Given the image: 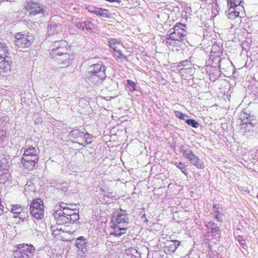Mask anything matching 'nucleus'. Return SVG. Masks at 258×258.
I'll return each mask as SVG.
<instances>
[{
	"label": "nucleus",
	"instance_id": "obj_30",
	"mask_svg": "<svg viewBox=\"0 0 258 258\" xmlns=\"http://www.w3.org/2000/svg\"><path fill=\"white\" fill-rule=\"evenodd\" d=\"M253 116L250 114H247L245 112H242L240 115V119L242 122H244L245 118L247 119L246 122H251L252 121Z\"/></svg>",
	"mask_w": 258,
	"mask_h": 258
},
{
	"label": "nucleus",
	"instance_id": "obj_4",
	"mask_svg": "<svg viewBox=\"0 0 258 258\" xmlns=\"http://www.w3.org/2000/svg\"><path fill=\"white\" fill-rule=\"evenodd\" d=\"M15 38V44L20 51H23V49L29 47L34 41L33 35L25 32L17 33Z\"/></svg>",
	"mask_w": 258,
	"mask_h": 258
},
{
	"label": "nucleus",
	"instance_id": "obj_48",
	"mask_svg": "<svg viewBox=\"0 0 258 258\" xmlns=\"http://www.w3.org/2000/svg\"><path fill=\"white\" fill-rule=\"evenodd\" d=\"M51 231L52 232V234L54 235L58 234V232H59L58 228H56L55 226H53L51 227Z\"/></svg>",
	"mask_w": 258,
	"mask_h": 258
},
{
	"label": "nucleus",
	"instance_id": "obj_23",
	"mask_svg": "<svg viewBox=\"0 0 258 258\" xmlns=\"http://www.w3.org/2000/svg\"><path fill=\"white\" fill-rule=\"evenodd\" d=\"M58 189L63 191L66 194H68L69 192H68V187L69 186V183L67 182H63L62 183H56L53 185Z\"/></svg>",
	"mask_w": 258,
	"mask_h": 258
},
{
	"label": "nucleus",
	"instance_id": "obj_6",
	"mask_svg": "<svg viewBox=\"0 0 258 258\" xmlns=\"http://www.w3.org/2000/svg\"><path fill=\"white\" fill-rule=\"evenodd\" d=\"M67 46L68 43L65 40H60L58 41H55L53 43L52 48L50 52L52 58L57 59V56L67 52Z\"/></svg>",
	"mask_w": 258,
	"mask_h": 258
},
{
	"label": "nucleus",
	"instance_id": "obj_31",
	"mask_svg": "<svg viewBox=\"0 0 258 258\" xmlns=\"http://www.w3.org/2000/svg\"><path fill=\"white\" fill-rule=\"evenodd\" d=\"M60 207L62 209V211H61L62 213V214H64L67 217H69L73 212H75L74 210L68 207H62V205H60Z\"/></svg>",
	"mask_w": 258,
	"mask_h": 258
},
{
	"label": "nucleus",
	"instance_id": "obj_46",
	"mask_svg": "<svg viewBox=\"0 0 258 258\" xmlns=\"http://www.w3.org/2000/svg\"><path fill=\"white\" fill-rule=\"evenodd\" d=\"M113 53L115 56H116L119 58H121V57L123 56V54L121 49H119V50L116 51L115 52H114Z\"/></svg>",
	"mask_w": 258,
	"mask_h": 258
},
{
	"label": "nucleus",
	"instance_id": "obj_36",
	"mask_svg": "<svg viewBox=\"0 0 258 258\" xmlns=\"http://www.w3.org/2000/svg\"><path fill=\"white\" fill-rule=\"evenodd\" d=\"M127 87L131 92H134L136 90V84L133 81L127 80Z\"/></svg>",
	"mask_w": 258,
	"mask_h": 258
},
{
	"label": "nucleus",
	"instance_id": "obj_37",
	"mask_svg": "<svg viewBox=\"0 0 258 258\" xmlns=\"http://www.w3.org/2000/svg\"><path fill=\"white\" fill-rule=\"evenodd\" d=\"M118 44H122L120 41L115 38L111 39L109 41V45L111 48L113 47L116 46Z\"/></svg>",
	"mask_w": 258,
	"mask_h": 258
},
{
	"label": "nucleus",
	"instance_id": "obj_17",
	"mask_svg": "<svg viewBox=\"0 0 258 258\" xmlns=\"http://www.w3.org/2000/svg\"><path fill=\"white\" fill-rule=\"evenodd\" d=\"M37 161L38 160L34 161V159H29V156L22 158L23 166L29 171L32 170L35 168Z\"/></svg>",
	"mask_w": 258,
	"mask_h": 258
},
{
	"label": "nucleus",
	"instance_id": "obj_28",
	"mask_svg": "<svg viewBox=\"0 0 258 258\" xmlns=\"http://www.w3.org/2000/svg\"><path fill=\"white\" fill-rule=\"evenodd\" d=\"M18 216H14L15 218L18 217L22 221H24L28 218V210L24 208L21 213H19Z\"/></svg>",
	"mask_w": 258,
	"mask_h": 258
},
{
	"label": "nucleus",
	"instance_id": "obj_25",
	"mask_svg": "<svg viewBox=\"0 0 258 258\" xmlns=\"http://www.w3.org/2000/svg\"><path fill=\"white\" fill-rule=\"evenodd\" d=\"M94 14L99 16L102 18H109V11L108 10L105 9L97 8V10L95 12Z\"/></svg>",
	"mask_w": 258,
	"mask_h": 258
},
{
	"label": "nucleus",
	"instance_id": "obj_1",
	"mask_svg": "<svg viewBox=\"0 0 258 258\" xmlns=\"http://www.w3.org/2000/svg\"><path fill=\"white\" fill-rule=\"evenodd\" d=\"M186 27L180 23H177L173 28V31H171L172 29H170L171 33L169 35H166L165 41L166 43L170 45L175 46L178 45V42L183 40V38L186 36L187 32Z\"/></svg>",
	"mask_w": 258,
	"mask_h": 258
},
{
	"label": "nucleus",
	"instance_id": "obj_42",
	"mask_svg": "<svg viewBox=\"0 0 258 258\" xmlns=\"http://www.w3.org/2000/svg\"><path fill=\"white\" fill-rule=\"evenodd\" d=\"M233 9V10L230 12L228 14V17L230 19H234L237 17L239 16V12H236L235 11L234 9Z\"/></svg>",
	"mask_w": 258,
	"mask_h": 258
},
{
	"label": "nucleus",
	"instance_id": "obj_43",
	"mask_svg": "<svg viewBox=\"0 0 258 258\" xmlns=\"http://www.w3.org/2000/svg\"><path fill=\"white\" fill-rule=\"evenodd\" d=\"M191 61L190 60H189L188 59H186V60L180 61L178 65V67H180L181 66H183V67L189 66H191Z\"/></svg>",
	"mask_w": 258,
	"mask_h": 258
},
{
	"label": "nucleus",
	"instance_id": "obj_40",
	"mask_svg": "<svg viewBox=\"0 0 258 258\" xmlns=\"http://www.w3.org/2000/svg\"><path fill=\"white\" fill-rule=\"evenodd\" d=\"M109 83L110 84L109 85L107 86L106 87L107 89L110 90L114 89L118 85L116 81L112 79L109 80Z\"/></svg>",
	"mask_w": 258,
	"mask_h": 258
},
{
	"label": "nucleus",
	"instance_id": "obj_47",
	"mask_svg": "<svg viewBox=\"0 0 258 258\" xmlns=\"http://www.w3.org/2000/svg\"><path fill=\"white\" fill-rule=\"evenodd\" d=\"M97 9V8L93 6H89L87 7V9L88 10V11L89 12H90L91 13H93V14L95 13V12L96 11Z\"/></svg>",
	"mask_w": 258,
	"mask_h": 258
},
{
	"label": "nucleus",
	"instance_id": "obj_18",
	"mask_svg": "<svg viewBox=\"0 0 258 258\" xmlns=\"http://www.w3.org/2000/svg\"><path fill=\"white\" fill-rule=\"evenodd\" d=\"M111 228L113 229V231H110L109 235L114 236L115 237H119L122 234L126 233V228H123L117 225H114L112 224Z\"/></svg>",
	"mask_w": 258,
	"mask_h": 258
},
{
	"label": "nucleus",
	"instance_id": "obj_41",
	"mask_svg": "<svg viewBox=\"0 0 258 258\" xmlns=\"http://www.w3.org/2000/svg\"><path fill=\"white\" fill-rule=\"evenodd\" d=\"M85 29L88 31H92L94 28V24L89 21H85Z\"/></svg>",
	"mask_w": 258,
	"mask_h": 258
},
{
	"label": "nucleus",
	"instance_id": "obj_12",
	"mask_svg": "<svg viewBox=\"0 0 258 258\" xmlns=\"http://www.w3.org/2000/svg\"><path fill=\"white\" fill-rule=\"evenodd\" d=\"M16 248L24 252L25 254L27 255L29 258L32 257L33 254L36 250L35 247L32 244L24 243L17 245Z\"/></svg>",
	"mask_w": 258,
	"mask_h": 258
},
{
	"label": "nucleus",
	"instance_id": "obj_54",
	"mask_svg": "<svg viewBox=\"0 0 258 258\" xmlns=\"http://www.w3.org/2000/svg\"><path fill=\"white\" fill-rule=\"evenodd\" d=\"M178 163H177V162H176L175 163V164H175V165H176L177 166V164Z\"/></svg>",
	"mask_w": 258,
	"mask_h": 258
},
{
	"label": "nucleus",
	"instance_id": "obj_26",
	"mask_svg": "<svg viewBox=\"0 0 258 258\" xmlns=\"http://www.w3.org/2000/svg\"><path fill=\"white\" fill-rule=\"evenodd\" d=\"M237 231L238 230H237L236 232H235L234 234V235L235 236L236 241H237L238 242L241 247L244 249H246V248L247 247L246 241L243 238V237L239 235L236 236V234H237Z\"/></svg>",
	"mask_w": 258,
	"mask_h": 258
},
{
	"label": "nucleus",
	"instance_id": "obj_45",
	"mask_svg": "<svg viewBox=\"0 0 258 258\" xmlns=\"http://www.w3.org/2000/svg\"><path fill=\"white\" fill-rule=\"evenodd\" d=\"M177 167L181 170L183 173H184L185 175L186 174V172H185V166L183 163L181 162H179L177 164Z\"/></svg>",
	"mask_w": 258,
	"mask_h": 258
},
{
	"label": "nucleus",
	"instance_id": "obj_8",
	"mask_svg": "<svg viewBox=\"0 0 258 258\" xmlns=\"http://www.w3.org/2000/svg\"><path fill=\"white\" fill-rule=\"evenodd\" d=\"M181 153L183 157L187 159L192 165L196 166L198 168H204L205 164L204 162L194 154L191 150L189 149L187 150L182 149Z\"/></svg>",
	"mask_w": 258,
	"mask_h": 258
},
{
	"label": "nucleus",
	"instance_id": "obj_22",
	"mask_svg": "<svg viewBox=\"0 0 258 258\" xmlns=\"http://www.w3.org/2000/svg\"><path fill=\"white\" fill-rule=\"evenodd\" d=\"M57 59L61 61L60 63L63 64L64 66H68L71 60L70 55L67 52L57 56Z\"/></svg>",
	"mask_w": 258,
	"mask_h": 258
},
{
	"label": "nucleus",
	"instance_id": "obj_20",
	"mask_svg": "<svg viewBox=\"0 0 258 258\" xmlns=\"http://www.w3.org/2000/svg\"><path fill=\"white\" fill-rule=\"evenodd\" d=\"M9 49L7 45L2 39H0V59L9 57Z\"/></svg>",
	"mask_w": 258,
	"mask_h": 258
},
{
	"label": "nucleus",
	"instance_id": "obj_33",
	"mask_svg": "<svg viewBox=\"0 0 258 258\" xmlns=\"http://www.w3.org/2000/svg\"><path fill=\"white\" fill-rule=\"evenodd\" d=\"M24 208H22L21 206L18 205H13L11 209V212L14 214H18L19 213H21V212H22Z\"/></svg>",
	"mask_w": 258,
	"mask_h": 258
},
{
	"label": "nucleus",
	"instance_id": "obj_10",
	"mask_svg": "<svg viewBox=\"0 0 258 258\" xmlns=\"http://www.w3.org/2000/svg\"><path fill=\"white\" fill-rule=\"evenodd\" d=\"M10 57H8L0 59V73L3 75H9L11 71L12 62Z\"/></svg>",
	"mask_w": 258,
	"mask_h": 258
},
{
	"label": "nucleus",
	"instance_id": "obj_3",
	"mask_svg": "<svg viewBox=\"0 0 258 258\" xmlns=\"http://www.w3.org/2000/svg\"><path fill=\"white\" fill-rule=\"evenodd\" d=\"M24 9L32 18L37 15H43L46 12L45 7L36 0H25Z\"/></svg>",
	"mask_w": 258,
	"mask_h": 258
},
{
	"label": "nucleus",
	"instance_id": "obj_49",
	"mask_svg": "<svg viewBox=\"0 0 258 258\" xmlns=\"http://www.w3.org/2000/svg\"><path fill=\"white\" fill-rule=\"evenodd\" d=\"M123 47V45L122 44H118L116 46L112 47L111 49L113 51V53L115 52L116 51L121 49V48Z\"/></svg>",
	"mask_w": 258,
	"mask_h": 258
},
{
	"label": "nucleus",
	"instance_id": "obj_24",
	"mask_svg": "<svg viewBox=\"0 0 258 258\" xmlns=\"http://www.w3.org/2000/svg\"><path fill=\"white\" fill-rule=\"evenodd\" d=\"M84 134V132H80L79 129H75L72 130L70 132L69 136L71 138L73 139V140H75L79 138H83Z\"/></svg>",
	"mask_w": 258,
	"mask_h": 258
},
{
	"label": "nucleus",
	"instance_id": "obj_35",
	"mask_svg": "<svg viewBox=\"0 0 258 258\" xmlns=\"http://www.w3.org/2000/svg\"><path fill=\"white\" fill-rule=\"evenodd\" d=\"M185 122L189 125L194 127L197 128L199 126V123L197 121L192 119H187L186 120Z\"/></svg>",
	"mask_w": 258,
	"mask_h": 258
},
{
	"label": "nucleus",
	"instance_id": "obj_11",
	"mask_svg": "<svg viewBox=\"0 0 258 258\" xmlns=\"http://www.w3.org/2000/svg\"><path fill=\"white\" fill-rule=\"evenodd\" d=\"M255 125L254 122H243L240 124V132L243 135L248 137L254 133L253 127Z\"/></svg>",
	"mask_w": 258,
	"mask_h": 258
},
{
	"label": "nucleus",
	"instance_id": "obj_9",
	"mask_svg": "<svg viewBox=\"0 0 258 258\" xmlns=\"http://www.w3.org/2000/svg\"><path fill=\"white\" fill-rule=\"evenodd\" d=\"M21 150H24L23 157L29 156V159H34V161L38 160V151L34 147L31 145H26L25 147L22 148Z\"/></svg>",
	"mask_w": 258,
	"mask_h": 258
},
{
	"label": "nucleus",
	"instance_id": "obj_29",
	"mask_svg": "<svg viewBox=\"0 0 258 258\" xmlns=\"http://www.w3.org/2000/svg\"><path fill=\"white\" fill-rule=\"evenodd\" d=\"M241 2V0H227L228 6L230 7L229 11L239 6Z\"/></svg>",
	"mask_w": 258,
	"mask_h": 258
},
{
	"label": "nucleus",
	"instance_id": "obj_7",
	"mask_svg": "<svg viewBox=\"0 0 258 258\" xmlns=\"http://www.w3.org/2000/svg\"><path fill=\"white\" fill-rule=\"evenodd\" d=\"M128 214L125 211L120 210L114 215L111 223L114 225H117L123 228H126V229L128 227Z\"/></svg>",
	"mask_w": 258,
	"mask_h": 258
},
{
	"label": "nucleus",
	"instance_id": "obj_52",
	"mask_svg": "<svg viewBox=\"0 0 258 258\" xmlns=\"http://www.w3.org/2000/svg\"><path fill=\"white\" fill-rule=\"evenodd\" d=\"M186 70V69L181 68L180 70V73L182 74V73H184L185 71Z\"/></svg>",
	"mask_w": 258,
	"mask_h": 258
},
{
	"label": "nucleus",
	"instance_id": "obj_53",
	"mask_svg": "<svg viewBox=\"0 0 258 258\" xmlns=\"http://www.w3.org/2000/svg\"><path fill=\"white\" fill-rule=\"evenodd\" d=\"M2 1H7V2H13L14 1V0H2Z\"/></svg>",
	"mask_w": 258,
	"mask_h": 258
},
{
	"label": "nucleus",
	"instance_id": "obj_32",
	"mask_svg": "<svg viewBox=\"0 0 258 258\" xmlns=\"http://www.w3.org/2000/svg\"><path fill=\"white\" fill-rule=\"evenodd\" d=\"M79 214L77 212H73V214L69 217V223H74L75 221L79 219Z\"/></svg>",
	"mask_w": 258,
	"mask_h": 258
},
{
	"label": "nucleus",
	"instance_id": "obj_2",
	"mask_svg": "<svg viewBox=\"0 0 258 258\" xmlns=\"http://www.w3.org/2000/svg\"><path fill=\"white\" fill-rule=\"evenodd\" d=\"M106 67L102 62L91 66L89 67V71L87 74L88 81L94 84L101 82L106 77Z\"/></svg>",
	"mask_w": 258,
	"mask_h": 258
},
{
	"label": "nucleus",
	"instance_id": "obj_13",
	"mask_svg": "<svg viewBox=\"0 0 258 258\" xmlns=\"http://www.w3.org/2000/svg\"><path fill=\"white\" fill-rule=\"evenodd\" d=\"M61 32V26L52 20L49 21L48 25L47 33L49 35L58 34Z\"/></svg>",
	"mask_w": 258,
	"mask_h": 258
},
{
	"label": "nucleus",
	"instance_id": "obj_16",
	"mask_svg": "<svg viewBox=\"0 0 258 258\" xmlns=\"http://www.w3.org/2000/svg\"><path fill=\"white\" fill-rule=\"evenodd\" d=\"M87 239L84 236H80L76 240L75 245L83 254L87 251Z\"/></svg>",
	"mask_w": 258,
	"mask_h": 258
},
{
	"label": "nucleus",
	"instance_id": "obj_51",
	"mask_svg": "<svg viewBox=\"0 0 258 258\" xmlns=\"http://www.w3.org/2000/svg\"><path fill=\"white\" fill-rule=\"evenodd\" d=\"M214 57H215L214 55L211 54V55H210V58H209V60H208V61H209V63H210V62H211V63H212V62H213V61H214V59H213V58H214Z\"/></svg>",
	"mask_w": 258,
	"mask_h": 258
},
{
	"label": "nucleus",
	"instance_id": "obj_55",
	"mask_svg": "<svg viewBox=\"0 0 258 258\" xmlns=\"http://www.w3.org/2000/svg\"><path fill=\"white\" fill-rule=\"evenodd\" d=\"M2 2V0H0V3Z\"/></svg>",
	"mask_w": 258,
	"mask_h": 258
},
{
	"label": "nucleus",
	"instance_id": "obj_38",
	"mask_svg": "<svg viewBox=\"0 0 258 258\" xmlns=\"http://www.w3.org/2000/svg\"><path fill=\"white\" fill-rule=\"evenodd\" d=\"M175 115L178 117L179 118L182 119L184 120H185L187 119L188 115L187 114H184L181 111H175Z\"/></svg>",
	"mask_w": 258,
	"mask_h": 258
},
{
	"label": "nucleus",
	"instance_id": "obj_39",
	"mask_svg": "<svg viewBox=\"0 0 258 258\" xmlns=\"http://www.w3.org/2000/svg\"><path fill=\"white\" fill-rule=\"evenodd\" d=\"M75 26L80 30H84L85 29V21H78L75 22Z\"/></svg>",
	"mask_w": 258,
	"mask_h": 258
},
{
	"label": "nucleus",
	"instance_id": "obj_27",
	"mask_svg": "<svg viewBox=\"0 0 258 258\" xmlns=\"http://www.w3.org/2000/svg\"><path fill=\"white\" fill-rule=\"evenodd\" d=\"M13 256V258H29L27 254H25L24 252L19 250L17 248H16L14 250Z\"/></svg>",
	"mask_w": 258,
	"mask_h": 258
},
{
	"label": "nucleus",
	"instance_id": "obj_44",
	"mask_svg": "<svg viewBox=\"0 0 258 258\" xmlns=\"http://www.w3.org/2000/svg\"><path fill=\"white\" fill-rule=\"evenodd\" d=\"M91 135L88 133L86 134H84V136H83V138L85 139L86 141L85 142H87V144L88 143H91L92 141L91 140L92 138Z\"/></svg>",
	"mask_w": 258,
	"mask_h": 258
},
{
	"label": "nucleus",
	"instance_id": "obj_21",
	"mask_svg": "<svg viewBox=\"0 0 258 258\" xmlns=\"http://www.w3.org/2000/svg\"><path fill=\"white\" fill-rule=\"evenodd\" d=\"M207 227L208 230L212 233V236L216 235L219 234L220 228L216 223L214 222H209L207 225Z\"/></svg>",
	"mask_w": 258,
	"mask_h": 258
},
{
	"label": "nucleus",
	"instance_id": "obj_5",
	"mask_svg": "<svg viewBox=\"0 0 258 258\" xmlns=\"http://www.w3.org/2000/svg\"><path fill=\"white\" fill-rule=\"evenodd\" d=\"M30 212L36 219H41L44 217V205L40 199L34 200L30 206Z\"/></svg>",
	"mask_w": 258,
	"mask_h": 258
},
{
	"label": "nucleus",
	"instance_id": "obj_15",
	"mask_svg": "<svg viewBox=\"0 0 258 258\" xmlns=\"http://www.w3.org/2000/svg\"><path fill=\"white\" fill-rule=\"evenodd\" d=\"M164 251L168 254L174 252L180 245V242L178 240L170 241L165 243Z\"/></svg>",
	"mask_w": 258,
	"mask_h": 258
},
{
	"label": "nucleus",
	"instance_id": "obj_34",
	"mask_svg": "<svg viewBox=\"0 0 258 258\" xmlns=\"http://www.w3.org/2000/svg\"><path fill=\"white\" fill-rule=\"evenodd\" d=\"M213 59L214 60L213 62L211 63V65L213 66L214 67H219L220 68V62L222 61V59L219 56L214 57Z\"/></svg>",
	"mask_w": 258,
	"mask_h": 258
},
{
	"label": "nucleus",
	"instance_id": "obj_14",
	"mask_svg": "<svg viewBox=\"0 0 258 258\" xmlns=\"http://www.w3.org/2000/svg\"><path fill=\"white\" fill-rule=\"evenodd\" d=\"M223 209L221 204H215L213 206V214L216 220L222 222L223 220Z\"/></svg>",
	"mask_w": 258,
	"mask_h": 258
},
{
	"label": "nucleus",
	"instance_id": "obj_50",
	"mask_svg": "<svg viewBox=\"0 0 258 258\" xmlns=\"http://www.w3.org/2000/svg\"><path fill=\"white\" fill-rule=\"evenodd\" d=\"M6 136V132L3 130H0V140H3Z\"/></svg>",
	"mask_w": 258,
	"mask_h": 258
},
{
	"label": "nucleus",
	"instance_id": "obj_19",
	"mask_svg": "<svg viewBox=\"0 0 258 258\" xmlns=\"http://www.w3.org/2000/svg\"><path fill=\"white\" fill-rule=\"evenodd\" d=\"M55 219L57 224L61 225L69 223L68 217L66 216L61 211H57L55 213Z\"/></svg>",
	"mask_w": 258,
	"mask_h": 258
}]
</instances>
